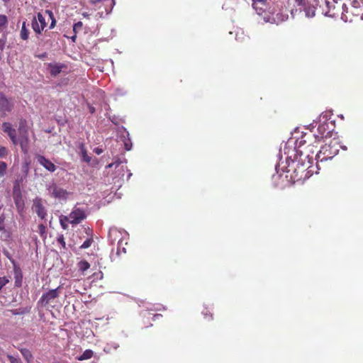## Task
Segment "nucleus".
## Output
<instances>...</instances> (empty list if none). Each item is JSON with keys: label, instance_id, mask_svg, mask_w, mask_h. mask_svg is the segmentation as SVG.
I'll list each match as a JSON object with an SVG mask.
<instances>
[{"label": "nucleus", "instance_id": "nucleus-1", "mask_svg": "<svg viewBox=\"0 0 363 363\" xmlns=\"http://www.w3.org/2000/svg\"><path fill=\"white\" fill-rule=\"evenodd\" d=\"M337 5L333 10L338 11L342 7L341 18L345 22H352L363 19V0H346L342 4L335 2Z\"/></svg>", "mask_w": 363, "mask_h": 363}, {"label": "nucleus", "instance_id": "nucleus-2", "mask_svg": "<svg viewBox=\"0 0 363 363\" xmlns=\"http://www.w3.org/2000/svg\"><path fill=\"white\" fill-rule=\"evenodd\" d=\"M252 1L254 9L265 22L279 23L288 18V16L281 9L277 10L275 7L271 9L267 0H252Z\"/></svg>", "mask_w": 363, "mask_h": 363}, {"label": "nucleus", "instance_id": "nucleus-3", "mask_svg": "<svg viewBox=\"0 0 363 363\" xmlns=\"http://www.w3.org/2000/svg\"><path fill=\"white\" fill-rule=\"evenodd\" d=\"M286 172L287 173L291 172V177L294 182H304L313 174L311 169L301 164H296L295 160H291V155H288L286 157Z\"/></svg>", "mask_w": 363, "mask_h": 363}, {"label": "nucleus", "instance_id": "nucleus-4", "mask_svg": "<svg viewBox=\"0 0 363 363\" xmlns=\"http://www.w3.org/2000/svg\"><path fill=\"white\" fill-rule=\"evenodd\" d=\"M47 18L48 21H51L49 28L52 29L55 27L56 19L52 11L46 10L43 13L39 12L37 16L32 20V28L36 35H40L44 28L47 27Z\"/></svg>", "mask_w": 363, "mask_h": 363}, {"label": "nucleus", "instance_id": "nucleus-5", "mask_svg": "<svg viewBox=\"0 0 363 363\" xmlns=\"http://www.w3.org/2000/svg\"><path fill=\"white\" fill-rule=\"evenodd\" d=\"M306 143H307V140L304 139L299 142L298 147L293 150L294 158L291 157V160H295L296 164H301L311 169L314 157L308 155Z\"/></svg>", "mask_w": 363, "mask_h": 363}, {"label": "nucleus", "instance_id": "nucleus-6", "mask_svg": "<svg viewBox=\"0 0 363 363\" xmlns=\"http://www.w3.org/2000/svg\"><path fill=\"white\" fill-rule=\"evenodd\" d=\"M339 152V144L335 140H330L323 145L318 152L316 153L317 162L333 159Z\"/></svg>", "mask_w": 363, "mask_h": 363}, {"label": "nucleus", "instance_id": "nucleus-7", "mask_svg": "<svg viewBox=\"0 0 363 363\" xmlns=\"http://www.w3.org/2000/svg\"><path fill=\"white\" fill-rule=\"evenodd\" d=\"M332 135L329 123L324 122L320 123L317 128V133L313 134L315 142H320L323 140H328Z\"/></svg>", "mask_w": 363, "mask_h": 363}, {"label": "nucleus", "instance_id": "nucleus-8", "mask_svg": "<svg viewBox=\"0 0 363 363\" xmlns=\"http://www.w3.org/2000/svg\"><path fill=\"white\" fill-rule=\"evenodd\" d=\"M69 223L73 225L80 223L86 220V212L82 208L74 207L69 215Z\"/></svg>", "mask_w": 363, "mask_h": 363}, {"label": "nucleus", "instance_id": "nucleus-9", "mask_svg": "<svg viewBox=\"0 0 363 363\" xmlns=\"http://www.w3.org/2000/svg\"><path fill=\"white\" fill-rule=\"evenodd\" d=\"M32 210L35 212L41 220L45 219L47 216V211L43 205L42 199L36 197L33 200Z\"/></svg>", "mask_w": 363, "mask_h": 363}, {"label": "nucleus", "instance_id": "nucleus-10", "mask_svg": "<svg viewBox=\"0 0 363 363\" xmlns=\"http://www.w3.org/2000/svg\"><path fill=\"white\" fill-rule=\"evenodd\" d=\"M59 289L60 287H57L54 289H50L48 293H45L42 295L38 301L43 306L49 305L52 301L55 300L59 296Z\"/></svg>", "mask_w": 363, "mask_h": 363}, {"label": "nucleus", "instance_id": "nucleus-11", "mask_svg": "<svg viewBox=\"0 0 363 363\" xmlns=\"http://www.w3.org/2000/svg\"><path fill=\"white\" fill-rule=\"evenodd\" d=\"M48 191L50 195L55 199H66L68 192L67 190L57 186L55 183H52L48 186Z\"/></svg>", "mask_w": 363, "mask_h": 363}, {"label": "nucleus", "instance_id": "nucleus-12", "mask_svg": "<svg viewBox=\"0 0 363 363\" xmlns=\"http://www.w3.org/2000/svg\"><path fill=\"white\" fill-rule=\"evenodd\" d=\"M0 116H4L5 112H11L13 108V103L11 100L7 99L3 93L0 92Z\"/></svg>", "mask_w": 363, "mask_h": 363}, {"label": "nucleus", "instance_id": "nucleus-13", "mask_svg": "<svg viewBox=\"0 0 363 363\" xmlns=\"http://www.w3.org/2000/svg\"><path fill=\"white\" fill-rule=\"evenodd\" d=\"M3 132L7 133L13 144L17 143L16 131L10 123H3Z\"/></svg>", "mask_w": 363, "mask_h": 363}, {"label": "nucleus", "instance_id": "nucleus-14", "mask_svg": "<svg viewBox=\"0 0 363 363\" xmlns=\"http://www.w3.org/2000/svg\"><path fill=\"white\" fill-rule=\"evenodd\" d=\"M37 160L40 165L44 167L50 172H54L56 170V165L44 156L38 155Z\"/></svg>", "mask_w": 363, "mask_h": 363}, {"label": "nucleus", "instance_id": "nucleus-15", "mask_svg": "<svg viewBox=\"0 0 363 363\" xmlns=\"http://www.w3.org/2000/svg\"><path fill=\"white\" fill-rule=\"evenodd\" d=\"M121 232L116 228H111L109 229L108 233V238L110 242L113 244L115 241L118 240V242L120 243L121 241Z\"/></svg>", "mask_w": 363, "mask_h": 363}, {"label": "nucleus", "instance_id": "nucleus-16", "mask_svg": "<svg viewBox=\"0 0 363 363\" xmlns=\"http://www.w3.org/2000/svg\"><path fill=\"white\" fill-rule=\"evenodd\" d=\"M18 132L20 134L23 135L25 137H27L28 132V127L27 124V121L25 118H21L18 123Z\"/></svg>", "mask_w": 363, "mask_h": 363}, {"label": "nucleus", "instance_id": "nucleus-17", "mask_svg": "<svg viewBox=\"0 0 363 363\" xmlns=\"http://www.w3.org/2000/svg\"><path fill=\"white\" fill-rule=\"evenodd\" d=\"M79 149L80 150L82 160L86 163L91 162V157L88 156L85 145L84 143H80L79 145Z\"/></svg>", "mask_w": 363, "mask_h": 363}, {"label": "nucleus", "instance_id": "nucleus-18", "mask_svg": "<svg viewBox=\"0 0 363 363\" xmlns=\"http://www.w3.org/2000/svg\"><path fill=\"white\" fill-rule=\"evenodd\" d=\"M49 68L50 74L52 76H57V74H59V73L61 72L63 66L58 65V64H50Z\"/></svg>", "mask_w": 363, "mask_h": 363}, {"label": "nucleus", "instance_id": "nucleus-19", "mask_svg": "<svg viewBox=\"0 0 363 363\" xmlns=\"http://www.w3.org/2000/svg\"><path fill=\"white\" fill-rule=\"evenodd\" d=\"M28 35L29 30L26 28V21H23L20 30V37L23 40H27L28 38Z\"/></svg>", "mask_w": 363, "mask_h": 363}, {"label": "nucleus", "instance_id": "nucleus-20", "mask_svg": "<svg viewBox=\"0 0 363 363\" xmlns=\"http://www.w3.org/2000/svg\"><path fill=\"white\" fill-rule=\"evenodd\" d=\"M78 269L84 273L86 270L90 268V264L86 260H82L77 263Z\"/></svg>", "mask_w": 363, "mask_h": 363}, {"label": "nucleus", "instance_id": "nucleus-21", "mask_svg": "<svg viewBox=\"0 0 363 363\" xmlns=\"http://www.w3.org/2000/svg\"><path fill=\"white\" fill-rule=\"evenodd\" d=\"M68 222L70 223V218L69 216H61L60 217V223L63 230L68 229Z\"/></svg>", "mask_w": 363, "mask_h": 363}, {"label": "nucleus", "instance_id": "nucleus-22", "mask_svg": "<svg viewBox=\"0 0 363 363\" xmlns=\"http://www.w3.org/2000/svg\"><path fill=\"white\" fill-rule=\"evenodd\" d=\"M93 354H94V352L92 350H85L82 354L81 356H79V357H77V359L79 360V361H82V360H86V359H89L91 358H92L93 357Z\"/></svg>", "mask_w": 363, "mask_h": 363}, {"label": "nucleus", "instance_id": "nucleus-23", "mask_svg": "<svg viewBox=\"0 0 363 363\" xmlns=\"http://www.w3.org/2000/svg\"><path fill=\"white\" fill-rule=\"evenodd\" d=\"M20 352L28 362H30L32 360L33 354L29 350L23 348L20 350Z\"/></svg>", "mask_w": 363, "mask_h": 363}, {"label": "nucleus", "instance_id": "nucleus-24", "mask_svg": "<svg viewBox=\"0 0 363 363\" xmlns=\"http://www.w3.org/2000/svg\"><path fill=\"white\" fill-rule=\"evenodd\" d=\"M315 7L314 6H308L305 9V14L308 18H313L315 16Z\"/></svg>", "mask_w": 363, "mask_h": 363}, {"label": "nucleus", "instance_id": "nucleus-25", "mask_svg": "<svg viewBox=\"0 0 363 363\" xmlns=\"http://www.w3.org/2000/svg\"><path fill=\"white\" fill-rule=\"evenodd\" d=\"M83 23L82 21H77L73 26V31L74 33L77 34L81 31L83 28Z\"/></svg>", "mask_w": 363, "mask_h": 363}, {"label": "nucleus", "instance_id": "nucleus-26", "mask_svg": "<svg viewBox=\"0 0 363 363\" xmlns=\"http://www.w3.org/2000/svg\"><path fill=\"white\" fill-rule=\"evenodd\" d=\"M11 313L13 315L25 314L30 312V308H18L11 310Z\"/></svg>", "mask_w": 363, "mask_h": 363}, {"label": "nucleus", "instance_id": "nucleus-27", "mask_svg": "<svg viewBox=\"0 0 363 363\" xmlns=\"http://www.w3.org/2000/svg\"><path fill=\"white\" fill-rule=\"evenodd\" d=\"M93 243V237L87 238L79 247L80 249H86L91 246Z\"/></svg>", "mask_w": 363, "mask_h": 363}, {"label": "nucleus", "instance_id": "nucleus-28", "mask_svg": "<svg viewBox=\"0 0 363 363\" xmlns=\"http://www.w3.org/2000/svg\"><path fill=\"white\" fill-rule=\"evenodd\" d=\"M305 147H307L308 153L314 157L315 149L317 148V146H314V145L312 143H308V144L305 143Z\"/></svg>", "mask_w": 363, "mask_h": 363}, {"label": "nucleus", "instance_id": "nucleus-29", "mask_svg": "<svg viewBox=\"0 0 363 363\" xmlns=\"http://www.w3.org/2000/svg\"><path fill=\"white\" fill-rule=\"evenodd\" d=\"M8 19L6 15L0 14V28L5 27L7 25Z\"/></svg>", "mask_w": 363, "mask_h": 363}, {"label": "nucleus", "instance_id": "nucleus-30", "mask_svg": "<svg viewBox=\"0 0 363 363\" xmlns=\"http://www.w3.org/2000/svg\"><path fill=\"white\" fill-rule=\"evenodd\" d=\"M7 164L4 162H0V177H3L6 172Z\"/></svg>", "mask_w": 363, "mask_h": 363}, {"label": "nucleus", "instance_id": "nucleus-31", "mask_svg": "<svg viewBox=\"0 0 363 363\" xmlns=\"http://www.w3.org/2000/svg\"><path fill=\"white\" fill-rule=\"evenodd\" d=\"M124 148L126 150H130L132 148V143L130 138H125L123 140Z\"/></svg>", "mask_w": 363, "mask_h": 363}, {"label": "nucleus", "instance_id": "nucleus-32", "mask_svg": "<svg viewBox=\"0 0 363 363\" xmlns=\"http://www.w3.org/2000/svg\"><path fill=\"white\" fill-rule=\"evenodd\" d=\"M16 206H17V208L19 212L23 211V209L24 208V203L21 199H16L15 200Z\"/></svg>", "mask_w": 363, "mask_h": 363}, {"label": "nucleus", "instance_id": "nucleus-33", "mask_svg": "<svg viewBox=\"0 0 363 363\" xmlns=\"http://www.w3.org/2000/svg\"><path fill=\"white\" fill-rule=\"evenodd\" d=\"M9 282V279L6 277H0V291Z\"/></svg>", "mask_w": 363, "mask_h": 363}, {"label": "nucleus", "instance_id": "nucleus-34", "mask_svg": "<svg viewBox=\"0 0 363 363\" xmlns=\"http://www.w3.org/2000/svg\"><path fill=\"white\" fill-rule=\"evenodd\" d=\"M57 240L58 243L62 246L63 248L66 247V243H65V240L63 234H61L60 235H59L57 238Z\"/></svg>", "mask_w": 363, "mask_h": 363}, {"label": "nucleus", "instance_id": "nucleus-35", "mask_svg": "<svg viewBox=\"0 0 363 363\" xmlns=\"http://www.w3.org/2000/svg\"><path fill=\"white\" fill-rule=\"evenodd\" d=\"M7 359L11 363H22L20 359L13 357L12 354H7Z\"/></svg>", "mask_w": 363, "mask_h": 363}, {"label": "nucleus", "instance_id": "nucleus-36", "mask_svg": "<svg viewBox=\"0 0 363 363\" xmlns=\"http://www.w3.org/2000/svg\"><path fill=\"white\" fill-rule=\"evenodd\" d=\"M203 315L205 318H207L208 320L213 319V313H211L210 311L208 309H206L205 311H203Z\"/></svg>", "mask_w": 363, "mask_h": 363}, {"label": "nucleus", "instance_id": "nucleus-37", "mask_svg": "<svg viewBox=\"0 0 363 363\" xmlns=\"http://www.w3.org/2000/svg\"><path fill=\"white\" fill-rule=\"evenodd\" d=\"M8 150L6 147H0V157L4 158L7 156Z\"/></svg>", "mask_w": 363, "mask_h": 363}, {"label": "nucleus", "instance_id": "nucleus-38", "mask_svg": "<svg viewBox=\"0 0 363 363\" xmlns=\"http://www.w3.org/2000/svg\"><path fill=\"white\" fill-rule=\"evenodd\" d=\"M4 216H0V232L4 230L5 229V223H4Z\"/></svg>", "mask_w": 363, "mask_h": 363}, {"label": "nucleus", "instance_id": "nucleus-39", "mask_svg": "<svg viewBox=\"0 0 363 363\" xmlns=\"http://www.w3.org/2000/svg\"><path fill=\"white\" fill-rule=\"evenodd\" d=\"M38 228H39V230H40V233H45V227L44 226V225H43V224H40V225H38Z\"/></svg>", "mask_w": 363, "mask_h": 363}, {"label": "nucleus", "instance_id": "nucleus-40", "mask_svg": "<svg viewBox=\"0 0 363 363\" xmlns=\"http://www.w3.org/2000/svg\"><path fill=\"white\" fill-rule=\"evenodd\" d=\"M94 152L95 153H96L98 155H100V154L103 152V150L99 147H96L94 150Z\"/></svg>", "mask_w": 363, "mask_h": 363}, {"label": "nucleus", "instance_id": "nucleus-41", "mask_svg": "<svg viewBox=\"0 0 363 363\" xmlns=\"http://www.w3.org/2000/svg\"><path fill=\"white\" fill-rule=\"evenodd\" d=\"M86 233L89 235L90 237H93V231L91 229H90L89 228H88L86 230Z\"/></svg>", "mask_w": 363, "mask_h": 363}, {"label": "nucleus", "instance_id": "nucleus-42", "mask_svg": "<svg viewBox=\"0 0 363 363\" xmlns=\"http://www.w3.org/2000/svg\"><path fill=\"white\" fill-rule=\"evenodd\" d=\"M89 112L91 113V114H94V112H95V108L93 107L92 106H89Z\"/></svg>", "mask_w": 363, "mask_h": 363}, {"label": "nucleus", "instance_id": "nucleus-43", "mask_svg": "<svg viewBox=\"0 0 363 363\" xmlns=\"http://www.w3.org/2000/svg\"><path fill=\"white\" fill-rule=\"evenodd\" d=\"M296 2L298 5H304L305 0H296Z\"/></svg>", "mask_w": 363, "mask_h": 363}, {"label": "nucleus", "instance_id": "nucleus-44", "mask_svg": "<svg viewBox=\"0 0 363 363\" xmlns=\"http://www.w3.org/2000/svg\"><path fill=\"white\" fill-rule=\"evenodd\" d=\"M77 35V34H75V33H74V35L73 36H72V37H71L72 41V42H74H74H76Z\"/></svg>", "mask_w": 363, "mask_h": 363}, {"label": "nucleus", "instance_id": "nucleus-45", "mask_svg": "<svg viewBox=\"0 0 363 363\" xmlns=\"http://www.w3.org/2000/svg\"><path fill=\"white\" fill-rule=\"evenodd\" d=\"M161 314H155L154 316H153V318H160L161 317Z\"/></svg>", "mask_w": 363, "mask_h": 363}, {"label": "nucleus", "instance_id": "nucleus-46", "mask_svg": "<svg viewBox=\"0 0 363 363\" xmlns=\"http://www.w3.org/2000/svg\"><path fill=\"white\" fill-rule=\"evenodd\" d=\"M330 16H337L338 15V13L337 12H335V11H333L332 13L330 14Z\"/></svg>", "mask_w": 363, "mask_h": 363}, {"label": "nucleus", "instance_id": "nucleus-47", "mask_svg": "<svg viewBox=\"0 0 363 363\" xmlns=\"http://www.w3.org/2000/svg\"><path fill=\"white\" fill-rule=\"evenodd\" d=\"M82 15L85 17V18H89V14L87 13H83Z\"/></svg>", "mask_w": 363, "mask_h": 363}, {"label": "nucleus", "instance_id": "nucleus-48", "mask_svg": "<svg viewBox=\"0 0 363 363\" xmlns=\"http://www.w3.org/2000/svg\"><path fill=\"white\" fill-rule=\"evenodd\" d=\"M101 0H91L93 4H96L98 2H100Z\"/></svg>", "mask_w": 363, "mask_h": 363}, {"label": "nucleus", "instance_id": "nucleus-49", "mask_svg": "<svg viewBox=\"0 0 363 363\" xmlns=\"http://www.w3.org/2000/svg\"><path fill=\"white\" fill-rule=\"evenodd\" d=\"M311 136V135H308L307 134H305V135L303 136V138H306V137H307L308 139H310Z\"/></svg>", "mask_w": 363, "mask_h": 363}, {"label": "nucleus", "instance_id": "nucleus-50", "mask_svg": "<svg viewBox=\"0 0 363 363\" xmlns=\"http://www.w3.org/2000/svg\"><path fill=\"white\" fill-rule=\"evenodd\" d=\"M4 255H5L7 257H9V258L11 259V256L9 255V252H4Z\"/></svg>", "mask_w": 363, "mask_h": 363}, {"label": "nucleus", "instance_id": "nucleus-51", "mask_svg": "<svg viewBox=\"0 0 363 363\" xmlns=\"http://www.w3.org/2000/svg\"><path fill=\"white\" fill-rule=\"evenodd\" d=\"M4 3L9 2L10 0H3Z\"/></svg>", "mask_w": 363, "mask_h": 363}]
</instances>
